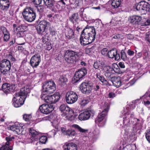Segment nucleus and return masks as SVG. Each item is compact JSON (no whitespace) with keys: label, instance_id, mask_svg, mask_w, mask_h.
I'll return each instance as SVG.
<instances>
[{"label":"nucleus","instance_id":"1","mask_svg":"<svg viewBox=\"0 0 150 150\" xmlns=\"http://www.w3.org/2000/svg\"><path fill=\"white\" fill-rule=\"evenodd\" d=\"M96 32L93 26L87 25L82 32L80 41L81 43L86 45L92 42L95 40Z\"/></svg>","mask_w":150,"mask_h":150},{"label":"nucleus","instance_id":"2","mask_svg":"<svg viewBox=\"0 0 150 150\" xmlns=\"http://www.w3.org/2000/svg\"><path fill=\"white\" fill-rule=\"evenodd\" d=\"M100 108L103 110L98 115L96 120V122L98 126L102 127L105 124V117L109 109V104L106 102H103L100 105Z\"/></svg>","mask_w":150,"mask_h":150},{"label":"nucleus","instance_id":"3","mask_svg":"<svg viewBox=\"0 0 150 150\" xmlns=\"http://www.w3.org/2000/svg\"><path fill=\"white\" fill-rule=\"evenodd\" d=\"M79 56V53L71 50H68L65 52L64 57L65 61L67 63L74 64L76 62V58Z\"/></svg>","mask_w":150,"mask_h":150},{"label":"nucleus","instance_id":"4","mask_svg":"<svg viewBox=\"0 0 150 150\" xmlns=\"http://www.w3.org/2000/svg\"><path fill=\"white\" fill-rule=\"evenodd\" d=\"M23 15L24 19L27 21L31 22L35 18L36 15L33 8L31 7H27L23 12Z\"/></svg>","mask_w":150,"mask_h":150},{"label":"nucleus","instance_id":"5","mask_svg":"<svg viewBox=\"0 0 150 150\" xmlns=\"http://www.w3.org/2000/svg\"><path fill=\"white\" fill-rule=\"evenodd\" d=\"M26 94H14L12 100V104L16 108H18L24 103Z\"/></svg>","mask_w":150,"mask_h":150},{"label":"nucleus","instance_id":"6","mask_svg":"<svg viewBox=\"0 0 150 150\" xmlns=\"http://www.w3.org/2000/svg\"><path fill=\"white\" fill-rule=\"evenodd\" d=\"M10 62L7 59H4L0 62V72L4 75L6 76L10 72L11 69Z\"/></svg>","mask_w":150,"mask_h":150},{"label":"nucleus","instance_id":"7","mask_svg":"<svg viewBox=\"0 0 150 150\" xmlns=\"http://www.w3.org/2000/svg\"><path fill=\"white\" fill-rule=\"evenodd\" d=\"M56 90V85L52 81L44 83L42 86V92H47L49 94L53 93Z\"/></svg>","mask_w":150,"mask_h":150},{"label":"nucleus","instance_id":"8","mask_svg":"<svg viewBox=\"0 0 150 150\" xmlns=\"http://www.w3.org/2000/svg\"><path fill=\"white\" fill-rule=\"evenodd\" d=\"M61 96L60 94H53L51 95L42 94L40 96V97L42 100L46 103H54L59 100Z\"/></svg>","mask_w":150,"mask_h":150},{"label":"nucleus","instance_id":"9","mask_svg":"<svg viewBox=\"0 0 150 150\" xmlns=\"http://www.w3.org/2000/svg\"><path fill=\"white\" fill-rule=\"evenodd\" d=\"M86 74L87 70L86 68H82L79 69L76 72L74 76L72 79V83H74L77 82Z\"/></svg>","mask_w":150,"mask_h":150},{"label":"nucleus","instance_id":"10","mask_svg":"<svg viewBox=\"0 0 150 150\" xmlns=\"http://www.w3.org/2000/svg\"><path fill=\"white\" fill-rule=\"evenodd\" d=\"M23 127V124L16 123L13 125L9 126L7 127V128L8 130L13 132L15 131L18 134H24Z\"/></svg>","mask_w":150,"mask_h":150},{"label":"nucleus","instance_id":"11","mask_svg":"<svg viewBox=\"0 0 150 150\" xmlns=\"http://www.w3.org/2000/svg\"><path fill=\"white\" fill-rule=\"evenodd\" d=\"M50 26V23L45 21L40 22L37 28L38 33L41 35L46 32V30Z\"/></svg>","mask_w":150,"mask_h":150},{"label":"nucleus","instance_id":"12","mask_svg":"<svg viewBox=\"0 0 150 150\" xmlns=\"http://www.w3.org/2000/svg\"><path fill=\"white\" fill-rule=\"evenodd\" d=\"M59 110L60 111L63 113L62 114L63 116H66V117L71 116L74 114V111L72 109L69 108L66 105L62 104L59 107Z\"/></svg>","mask_w":150,"mask_h":150},{"label":"nucleus","instance_id":"13","mask_svg":"<svg viewBox=\"0 0 150 150\" xmlns=\"http://www.w3.org/2000/svg\"><path fill=\"white\" fill-rule=\"evenodd\" d=\"M123 118V124L127 126H129L130 124L133 123L134 120V115L129 114L128 112L124 113Z\"/></svg>","mask_w":150,"mask_h":150},{"label":"nucleus","instance_id":"14","mask_svg":"<svg viewBox=\"0 0 150 150\" xmlns=\"http://www.w3.org/2000/svg\"><path fill=\"white\" fill-rule=\"evenodd\" d=\"M95 113V112L93 110H88L80 114L78 118L80 120H87L91 116H93Z\"/></svg>","mask_w":150,"mask_h":150},{"label":"nucleus","instance_id":"15","mask_svg":"<svg viewBox=\"0 0 150 150\" xmlns=\"http://www.w3.org/2000/svg\"><path fill=\"white\" fill-rule=\"evenodd\" d=\"M137 10L150 12V5L145 1H141L136 6Z\"/></svg>","mask_w":150,"mask_h":150},{"label":"nucleus","instance_id":"16","mask_svg":"<svg viewBox=\"0 0 150 150\" xmlns=\"http://www.w3.org/2000/svg\"><path fill=\"white\" fill-rule=\"evenodd\" d=\"M40 109L42 113L48 114L54 110V107L51 104H43L40 106Z\"/></svg>","mask_w":150,"mask_h":150},{"label":"nucleus","instance_id":"17","mask_svg":"<svg viewBox=\"0 0 150 150\" xmlns=\"http://www.w3.org/2000/svg\"><path fill=\"white\" fill-rule=\"evenodd\" d=\"M41 61L40 56L37 54L33 56L31 58L30 62L31 65L33 67H36Z\"/></svg>","mask_w":150,"mask_h":150},{"label":"nucleus","instance_id":"18","mask_svg":"<svg viewBox=\"0 0 150 150\" xmlns=\"http://www.w3.org/2000/svg\"><path fill=\"white\" fill-rule=\"evenodd\" d=\"M14 139V138L13 136H9L6 137V139L7 142L6 143L5 145L3 146L0 149V150H12L13 148L10 144Z\"/></svg>","mask_w":150,"mask_h":150},{"label":"nucleus","instance_id":"19","mask_svg":"<svg viewBox=\"0 0 150 150\" xmlns=\"http://www.w3.org/2000/svg\"><path fill=\"white\" fill-rule=\"evenodd\" d=\"M16 85H11L10 84L5 83L2 86V90L5 93H9L12 92L16 88Z\"/></svg>","mask_w":150,"mask_h":150},{"label":"nucleus","instance_id":"20","mask_svg":"<svg viewBox=\"0 0 150 150\" xmlns=\"http://www.w3.org/2000/svg\"><path fill=\"white\" fill-rule=\"evenodd\" d=\"M80 90L83 93H91V89L89 84L83 82L79 87Z\"/></svg>","mask_w":150,"mask_h":150},{"label":"nucleus","instance_id":"21","mask_svg":"<svg viewBox=\"0 0 150 150\" xmlns=\"http://www.w3.org/2000/svg\"><path fill=\"white\" fill-rule=\"evenodd\" d=\"M29 134L31 135V139L33 141H36L40 137L39 132L33 128L29 129Z\"/></svg>","mask_w":150,"mask_h":150},{"label":"nucleus","instance_id":"22","mask_svg":"<svg viewBox=\"0 0 150 150\" xmlns=\"http://www.w3.org/2000/svg\"><path fill=\"white\" fill-rule=\"evenodd\" d=\"M66 96V100L68 104H72L74 103L79 98V96L77 94H69L67 96Z\"/></svg>","mask_w":150,"mask_h":150},{"label":"nucleus","instance_id":"23","mask_svg":"<svg viewBox=\"0 0 150 150\" xmlns=\"http://www.w3.org/2000/svg\"><path fill=\"white\" fill-rule=\"evenodd\" d=\"M10 4L8 0H0V8L4 12L8 10Z\"/></svg>","mask_w":150,"mask_h":150},{"label":"nucleus","instance_id":"24","mask_svg":"<svg viewBox=\"0 0 150 150\" xmlns=\"http://www.w3.org/2000/svg\"><path fill=\"white\" fill-rule=\"evenodd\" d=\"M108 56L110 58H114L116 61L119 60L120 58L119 54L117 53V51L115 49H113L108 51Z\"/></svg>","mask_w":150,"mask_h":150},{"label":"nucleus","instance_id":"25","mask_svg":"<svg viewBox=\"0 0 150 150\" xmlns=\"http://www.w3.org/2000/svg\"><path fill=\"white\" fill-rule=\"evenodd\" d=\"M44 4L47 6V8L54 12L56 11V8L54 7V5L55 3L54 0H43Z\"/></svg>","mask_w":150,"mask_h":150},{"label":"nucleus","instance_id":"26","mask_svg":"<svg viewBox=\"0 0 150 150\" xmlns=\"http://www.w3.org/2000/svg\"><path fill=\"white\" fill-rule=\"evenodd\" d=\"M64 150H77L76 145L73 143H66L63 146Z\"/></svg>","mask_w":150,"mask_h":150},{"label":"nucleus","instance_id":"27","mask_svg":"<svg viewBox=\"0 0 150 150\" xmlns=\"http://www.w3.org/2000/svg\"><path fill=\"white\" fill-rule=\"evenodd\" d=\"M110 81L112 82L114 86L117 87H119L121 86V82L120 77H113L110 78Z\"/></svg>","mask_w":150,"mask_h":150},{"label":"nucleus","instance_id":"28","mask_svg":"<svg viewBox=\"0 0 150 150\" xmlns=\"http://www.w3.org/2000/svg\"><path fill=\"white\" fill-rule=\"evenodd\" d=\"M103 69L105 72V75L109 79L111 77V74L112 73L113 68L111 67L110 66H103Z\"/></svg>","mask_w":150,"mask_h":150},{"label":"nucleus","instance_id":"29","mask_svg":"<svg viewBox=\"0 0 150 150\" xmlns=\"http://www.w3.org/2000/svg\"><path fill=\"white\" fill-rule=\"evenodd\" d=\"M141 17L138 16H134L129 17V21L132 23L138 24L141 20Z\"/></svg>","mask_w":150,"mask_h":150},{"label":"nucleus","instance_id":"30","mask_svg":"<svg viewBox=\"0 0 150 150\" xmlns=\"http://www.w3.org/2000/svg\"><path fill=\"white\" fill-rule=\"evenodd\" d=\"M92 98L91 96L87 98L84 97L83 98H81L80 100H79V103L81 107H83L89 102L90 99Z\"/></svg>","mask_w":150,"mask_h":150},{"label":"nucleus","instance_id":"31","mask_svg":"<svg viewBox=\"0 0 150 150\" xmlns=\"http://www.w3.org/2000/svg\"><path fill=\"white\" fill-rule=\"evenodd\" d=\"M65 36L67 39H70L74 37V32L72 29L68 28L65 33Z\"/></svg>","mask_w":150,"mask_h":150},{"label":"nucleus","instance_id":"32","mask_svg":"<svg viewBox=\"0 0 150 150\" xmlns=\"http://www.w3.org/2000/svg\"><path fill=\"white\" fill-rule=\"evenodd\" d=\"M79 19V15L78 13L73 14L69 18L70 21L73 23H76Z\"/></svg>","mask_w":150,"mask_h":150},{"label":"nucleus","instance_id":"33","mask_svg":"<svg viewBox=\"0 0 150 150\" xmlns=\"http://www.w3.org/2000/svg\"><path fill=\"white\" fill-rule=\"evenodd\" d=\"M104 65V63L101 62L100 61H96L94 64L93 67L96 69H100L102 67H103Z\"/></svg>","mask_w":150,"mask_h":150},{"label":"nucleus","instance_id":"34","mask_svg":"<svg viewBox=\"0 0 150 150\" xmlns=\"http://www.w3.org/2000/svg\"><path fill=\"white\" fill-rule=\"evenodd\" d=\"M30 92V90L28 86H25L21 89L20 94H28Z\"/></svg>","mask_w":150,"mask_h":150},{"label":"nucleus","instance_id":"35","mask_svg":"<svg viewBox=\"0 0 150 150\" xmlns=\"http://www.w3.org/2000/svg\"><path fill=\"white\" fill-rule=\"evenodd\" d=\"M120 5V0H114L112 3V6L115 8H117L119 7Z\"/></svg>","mask_w":150,"mask_h":150},{"label":"nucleus","instance_id":"36","mask_svg":"<svg viewBox=\"0 0 150 150\" xmlns=\"http://www.w3.org/2000/svg\"><path fill=\"white\" fill-rule=\"evenodd\" d=\"M114 68H113V71L115 73L118 74H121L122 73V71L120 70L119 66L116 64H114L113 65Z\"/></svg>","mask_w":150,"mask_h":150},{"label":"nucleus","instance_id":"37","mask_svg":"<svg viewBox=\"0 0 150 150\" xmlns=\"http://www.w3.org/2000/svg\"><path fill=\"white\" fill-rule=\"evenodd\" d=\"M66 135L69 136H76V134L74 130L72 129H68L67 130Z\"/></svg>","mask_w":150,"mask_h":150},{"label":"nucleus","instance_id":"38","mask_svg":"<svg viewBox=\"0 0 150 150\" xmlns=\"http://www.w3.org/2000/svg\"><path fill=\"white\" fill-rule=\"evenodd\" d=\"M97 77L98 79L100 81L103 83L104 82L106 83V80L104 77L102 75H101L100 74H96Z\"/></svg>","mask_w":150,"mask_h":150},{"label":"nucleus","instance_id":"39","mask_svg":"<svg viewBox=\"0 0 150 150\" xmlns=\"http://www.w3.org/2000/svg\"><path fill=\"white\" fill-rule=\"evenodd\" d=\"M39 140L40 143L41 144H45L47 140V137L45 136H42L39 137L38 139Z\"/></svg>","mask_w":150,"mask_h":150},{"label":"nucleus","instance_id":"40","mask_svg":"<svg viewBox=\"0 0 150 150\" xmlns=\"http://www.w3.org/2000/svg\"><path fill=\"white\" fill-rule=\"evenodd\" d=\"M57 131L56 130L53 129L49 132L48 135L49 137H54L55 135L57 133Z\"/></svg>","mask_w":150,"mask_h":150},{"label":"nucleus","instance_id":"41","mask_svg":"<svg viewBox=\"0 0 150 150\" xmlns=\"http://www.w3.org/2000/svg\"><path fill=\"white\" fill-rule=\"evenodd\" d=\"M67 79L65 76H60L59 81L60 83L62 84L65 83L67 81Z\"/></svg>","mask_w":150,"mask_h":150},{"label":"nucleus","instance_id":"42","mask_svg":"<svg viewBox=\"0 0 150 150\" xmlns=\"http://www.w3.org/2000/svg\"><path fill=\"white\" fill-rule=\"evenodd\" d=\"M72 127L75 128L77 129L79 131L81 132H85L87 131L86 130L80 127L78 125H73Z\"/></svg>","mask_w":150,"mask_h":150},{"label":"nucleus","instance_id":"43","mask_svg":"<svg viewBox=\"0 0 150 150\" xmlns=\"http://www.w3.org/2000/svg\"><path fill=\"white\" fill-rule=\"evenodd\" d=\"M121 58L123 61L126 60L127 59V57L125 51L123 50H122L121 52Z\"/></svg>","mask_w":150,"mask_h":150},{"label":"nucleus","instance_id":"44","mask_svg":"<svg viewBox=\"0 0 150 150\" xmlns=\"http://www.w3.org/2000/svg\"><path fill=\"white\" fill-rule=\"evenodd\" d=\"M23 119L25 121H29L32 117L31 114H25L23 115Z\"/></svg>","mask_w":150,"mask_h":150},{"label":"nucleus","instance_id":"45","mask_svg":"<svg viewBox=\"0 0 150 150\" xmlns=\"http://www.w3.org/2000/svg\"><path fill=\"white\" fill-rule=\"evenodd\" d=\"M143 59H144L148 60L149 59V56L148 53L147 52H143Z\"/></svg>","mask_w":150,"mask_h":150},{"label":"nucleus","instance_id":"46","mask_svg":"<svg viewBox=\"0 0 150 150\" xmlns=\"http://www.w3.org/2000/svg\"><path fill=\"white\" fill-rule=\"evenodd\" d=\"M49 30L50 34L52 36L55 35L56 34V32L53 28L50 27L49 29Z\"/></svg>","mask_w":150,"mask_h":150},{"label":"nucleus","instance_id":"47","mask_svg":"<svg viewBox=\"0 0 150 150\" xmlns=\"http://www.w3.org/2000/svg\"><path fill=\"white\" fill-rule=\"evenodd\" d=\"M146 138L147 140L150 143V130L147 131L146 132Z\"/></svg>","mask_w":150,"mask_h":150},{"label":"nucleus","instance_id":"48","mask_svg":"<svg viewBox=\"0 0 150 150\" xmlns=\"http://www.w3.org/2000/svg\"><path fill=\"white\" fill-rule=\"evenodd\" d=\"M108 50L106 48H104L101 51L102 54L104 55H107L108 56Z\"/></svg>","mask_w":150,"mask_h":150},{"label":"nucleus","instance_id":"49","mask_svg":"<svg viewBox=\"0 0 150 150\" xmlns=\"http://www.w3.org/2000/svg\"><path fill=\"white\" fill-rule=\"evenodd\" d=\"M32 2L35 4L39 5L41 4L42 0H32Z\"/></svg>","mask_w":150,"mask_h":150},{"label":"nucleus","instance_id":"50","mask_svg":"<svg viewBox=\"0 0 150 150\" xmlns=\"http://www.w3.org/2000/svg\"><path fill=\"white\" fill-rule=\"evenodd\" d=\"M1 29L4 35L9 33L6 28L4 27H1Z\"/></svg>","mask_w":150,"mask_h":150},{"label":"nucleus","instance_id":"51","mask_svg":"<svg viewBox=\"0 0 150 150\" xmlns=\"http://www.w3.org/2000/svg\"><path fill=\"white\" fill-rule=\"evenodd\" d=\"M4 40L5 41H8L9 40L10 36H9V33H8V34H6L4 35Z\"/></svg>","mask_w":150,"mask_h":150},{"label":"nucleus","instance_id":"52","mask_svg":"<svg viewBox=\"0 0 150 150\" xmlns=\"http://www.w3.org/2000/svg\"><path fill=\"white\" fill-rule=\"evenodd\" d=\"M37 11L40 13L42 12L44 10V8L43 7L41 6H39L37 7Z\"/></svg>","mask_w":150,"mask_h":150},{"label":"nucleus","instance_id":"53","mask_svg":"<svg viewBox=\"0 0 150 150\" xmlns=\"http://www.w3.org/2000/svg\"><path fill=\"white\" fill-rule=\"evenodd\" d=\"M127 53L129 55L132 56L134 54V52L133 51L129 49L127 51Z\"/></svg>","mask_w":150,"mask_h":150},{"label":"nucleus","instance_id":"54","mask_svg":"<svg viewBox=\"0 0 150 150\" xmlns=\"http://www.w3.org/2000/svg\"><path fill=\"white\" fill-rule=\"evenodd\" d=\"M61 131L64 134L66 135L67 133V130H66L65 128L64 127H61Z\"/></svg>","mask_w":150,"mask_h":150},{"label":"nucleus","instance_id":"55","mask_svg":"<svg viewBox=\"0 0 150 150\" xmlns=\"http://www.w3.org/2000/svg\"><path fill=\"white\" fill-rule=\"evenodd\" d=\"M143 55V53L141 52H138L137 53H136L135 56L137 58H139Z\"/></svg>","mask_w":150,"mask_h":150},{"label":"nucleus","instance_id":"56","mask_svg":"<svg viewBox=\"0 0 150 150\" xmlns=\"http://www.w3.org/2000/svg\"><path fill=\"white\" fill-rule=\"evenodd\" d=\"M119 67L121 68H124L125 67V65H124V64L123 62H120L119 63Z\"/></svg>","mask_w":150,"mask_h":150},{"label":"nucleus","instance_id":"57","mask_svg":"<svg viewBox=\"0 0 150 150\" xmlns=\"http://www.w3.org/2000/svg\"><path fill=\"white\" fill-rule=\"evenodd\" d=\"M135 82V81L134 79H133L131 80L129 83V86H131L133 85Z\"/></svg>","mask_w":150,"mask_h":150},{"label":"nucleus","instance_id":"58","mask_svg":"<svg viewBox=\"0 0 150 150\" xmlns=\"http://www.w3.org/2000/svg\"><path fill=\"white\" fill-rule=\"evenodd\" d=\"M144 25H150V19L147 20L145 22Z\"/></svg>","mask_w":150,"mask_h":150},{"label":"nucleus","instance_id":"59","mask_svg":"<svg viewBox=\"0 0 150 150\" xmlns=\"http://www.w3.org/2000/svg\"><path fill=\"white\" fill-rule=\"evenodd\" d=\"M78 0H69V2L71 4H74Z\"/></svg>","mask_w":150,"mask_h":150},{"label":"nucleus","instance_id":"60","mask_svg":"<svg viewBox=\"0 0 150 150\" xmlns=\"http://www.w3.org/2000/svg\"><path fill=\"white\" fill-rule=\"evenodd\" d=\"M93 134H95L96 136L98 135V134H99L98 132V130L96 129L94 130L93 132Z\"/></svg>","mask_w":150,"mask_h":150},{"label":"nucleus","instance_id":"61","mask_svg":"<svg viewBox=\"0 0 150 150\" xmlns=\"http://www.w3.org/2000/svg\"><path fill=\"white\" fill-rule=\"evenodd\" d=\"M8 58L9 59H11L12 61H14L15 60V58L13 57L12 55L10 54H9Z\"/></svg>","mask_w":150,"mask_h":150},{"label":"nucleus","instance_id":"62","mask_svg":"<svg viewBox=\"0 0 150 150\" xmlns=\"http://www.w3.org/2000/svg\"><path fill=\"white\" fill-rule=\"evenodd\" d=\"M144 104L145 105H149L150 104V102L148 100L144 101Z\"/></svg>","mask_w":150,"mask_h":150},{"label":"nucleus","instance_id":"63","mask_svg":"<svg viewBox=\"0 0 150 150\" xmlns=\"http://www.w3.org/2000/svg\"><path fill=\"white\" fill-rule=\"evenodd\" d=\"M146 95L145 94L144 96V97H146L147 99L150 100V94H146Z\"/></svg>","mask_w":150,"mask_h":150},{"label":"nucleus","instance_id":"64","mask_svg":"<svg viewBox=\"0 0 150 150\" xmlns=\"http://www.w3.org/2000/svg\"><path fill=\"white\" fill-rule=\"evenodd\" d=\"M147 38V40L150 42V33H149V34H148Z\"/></svg>","mask_w":150,"mask_h":150}]
</instances>
